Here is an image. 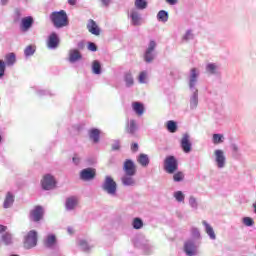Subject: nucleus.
<instances>
[{"label":"nucleus","mask_w":256,"mask_h":256,"mask_svg":"<svg viewBox=\"0 0 256 256\" xmlns=\"http://www.w3.org/2000/svg\"><path fill=\"white\" fill-rule=\"evenodd\" d=\"M155 49H157V42L151 40L144 53V61L146 63H153L155 57L157 56Z\"/></svg>","instance_id":"obj_4"},{"label":"nucleus","mask_w":256,"mask_h":256,"mask_svg":"<svg viewBox=\"0 0 256 256\" xmlns=\"http://www.w3.org/2000/svg\"><path fill=\"white\" fill-rule=\"evenodd\" d=\"M166 129L169 133H177V122L169 120L166 123Z\"/></svg>","instance_id":"obj_34"},{"label":"nucleus","mask_w":256,"mask_h":256,"mask_svg":"<svg viewBox=\"0 0 256 256\" xmlns=\"http://www.w3.org/2000/svg\"><path fill=\"white\" fill-rule=\"evenodd\" d=\"M33 23H35V19H33V16H28L22 18L20 22V29L23 33H27L31 27H33Z\"/></svg>","instance_id":"obj_17"},{"label":"nucleus","mask_w":256,"mask_h":256,"mask_svg":"<svg viewBox=\"0 0 256 256\" xmlns=\"http://www.w3.org/2000/svg\"><path fill=\"white\" fill-rule=\"evenodd\" d=\"M183 179H185V175L183 174V172H177L173 175V180L176 183H180V181H183Z\"/></svg>","instance_id":"obj_43"},{"label":"nucleus","mask_w":256,"mask_h":256,"mask_svg":"<svg viewBox=\"0 0 256 256\" xmlns=\"http://www.w3.org/2000/svg\"><path fill=\"white\" fill-rule=\"evenodd\" d=\"M6 65H15L17 58L15 53H9L5 56Z\"/></svg>","instance_id":"obj_37"},{"label":"nucleus","mask_w":256,"mask_h":256,"mask_svg":"<svg viewBox=\"0 0 256 256\" xmlns=\"http://www.w3.org/2000/svg\"><path fill=\"white\" fill-rule=\"evenodd\" d=\"M101 29L97 28V35H100Z\"/></svg>","instance_id":"obj_64"},{"label":"nucleus","mask_w":256,"mask_h":256,"mask_svg":"<svg viewBox=\"0 0 256 256\" xmlns=\"http://www.w3.org/2000/svg\"><path fill=\"white\" fill-rule=\"evenodd\" d=\"M41 185L44 191H51V189H55L57 181L55 180V177H53L51 174H46L43 176Z\"/></svg>","instance_id":"obj_12"},{"label":"nucleus","mask_w":256,"mask_h":256,"mask_svg":"<svg viewBox=\"0 0 256 256\" xmlns=\"http://www.w3.org/2000/svg\"><path fill=\"white\" fill-rule=\"evenodd\" d=\"M131 151H133V153H136V151H139V144L133 143L131 145Z\"/></svg>","instance_id":"obj_51"},{"label":"nucleus","mask_w":256,"mask_h":256,"mask_svg":"<svg viewBox=\"0 0 256 256\" xmlns=\"http://www.w3.org/2000/svg\"><path fill=\"white\" fill-rule=\"evenodd\" d=\"M231 149H232L234 155H239V146H237V144H232Z\"/></svg>","instance_id":"obj_49"},{"label":"nucleus","mask_w":256,"mask_h":256,"mask_svg":"<svg viewBox=\"0 0 256 256\" xmlns=\"http://www.w3.org/2000/svg\"><path fill=\"white\" fill-rule=\"evenodd\" d=\"M135 175L125 174L121 177V183L124 187H135L137 182L135 181Z\"/></svg>","instance_id":"obj_19"},{"label":"nucleus","mask_w":256,"mask_h":256,"mask_svg":"<svg viewBox=\"0 0 256 256\" xmlns=\"http://www.w3.org/2000/svg\"><path fill=\"white\" fill-rule=\"evenodd\" d=\"M92 71L95 75H97V60H94L93 61V64H92Z\"/></svg>","instance_id":"obj_53"},{"label":"nucleus","mask_w":256,"mask_h":256,"mask_svg":"<svg viewBox=\"0 0 256 256\" xmlns=\"http://www.w3.org/2000/svg\"><path fill=\"white\" fill-rule=\"evenodd\" d=\"M2 239L4 242H6L7 245H9V243H11V234L6 233L2 236Z\"/></svg>","instance_id":"obj_48"},{"label":"nucleus","mask_w":256,"mask_h":256,"mask_svg":"<svg viewBox=\"0 0 256 256\" xmlns=\"http://www.w3.org/2000/svg\"><path fill=\"white\" fill-rule=\"evenodd\" d=\"M138 81H139V83H141V84L147 83V71H142V72L139 74Z\"/></svg>","instance_id":"obj_44"},{"label":"nucleus","mask_w":256,"mask_h":256,"mask_svg":"<svg viewBox=\"0 0 256 256\" xmlns=\"http://www.w3.org/2000/svg\"><path fill=\"white\" fill-rule=\"evenodd\" d=\"M123 171L126 175H137V166L131 159H127L123 164Z\"/></svg>","instance_id":"obj_16"},{"label":"nucleus","mask_w":256,"mask_h":256,"mask_svg":"<svg viewBox=\"0 0 256 256\" xmlns=\"http://www.w3.org/2000/svg\"><path fill=\"white\" fill-rule=\"evenodd\" d=\"M225 141V136L223 134H213L212 142L214 145H220Z\"/></svg>","instance_id":"obj_35"},{"label":"nucleus","mask_w":256,"mask_h":256,"mask_svg":"<svg viewBox=\"0 0 256 256\" xmlns=\"http://www.w3.org/2000/svg\"><path fill=\"white\" fill-rule=\"evenodd\" d=\"M68 233H70V235H73L74 233L73 228H68Z\"/></svg>","instance_id":"obj_61"},{"label":"nucleus","mask_w":256,"mask_h":256,"mask_svg":"<svg viewBox=\"0 0 256 256\" xmlns=\"http://www.w3.org/2000/svg\"><path fill=\"white\" fill-rule=\"evenodd\" d=\"M200 75L201 71L198 68L190 69L188 76V87L191 93L189 96L190 111H196L197 107H199V89H197V85L199 83Z\"/></svg>","instance_id":"obj_1"},{"label":"nucleus","mask_w":256,"mask_h":256,"mask_svg":"<svg viewBox=\"0 0 256 256\" xmlns=\"http://www.w3.org/2000/svg\"><path fill=\"white\" fill-rule=\"evenodd\" d=\"M119 149H121V141L114 140L112 142V151H119Z\"/></svg>","instance_id":"obj_45"},{"label":"nucleus","mask_w":256,"mask_h":256,"mask_svg":"<svg viewBox=\"0 0 256 256\" xmlns=\"http://www.w3.org/2000/svg\"><path fill=\"white\" fill-rule=\"evenodd\" d=\"M82 58L81 56V52H79V50L77 49H73L69 51V61L70 63H76V61H80V59Z\"/></svg>","instance_id":"obj_25"},{"label":"nucleus","mask_w":256,"mask_h":256,"mask_svg":"<svg viewBox=\"0 0 256 256\" xmlns=\"http://www.w3.org/2000/svg\"><path fill=\"white\" fill-rule=\"evenodd\" d=\"M252 207H253L254 213H255V215H256V202L252 204Z\"/></svg>","instance_id":"obj_62"},{"label":"nucleus","mask_w":256,"mask_h":256,"mask_svg":"<svg viewBox=\"0 0 256 256\" xmlns=\"http://www.w3.org/2000/svg\"><path fill=\"white\" fill-rule=\"evenodd\" d=\"M47 47L49 49H57L59 47V36L57 33H51L48 37Z\"/></svg>","instance_id":"obj_18"},{"label":"nucleus","mask_w":256,"mask_h":256,"mask_svg":"<svg viewBox=\"0 0 256 256\" xmlns=\"http://www.w3.org/2000/svg\"><path fill=\"white\" fill-rule=\"evenodd\" d=\"M174 199L177 203H185V194L182 191H176L173 193Z\"/></svg>","instance_id":"obj_38"},{"label":"nucleus","mask_w":256,"mask_h":256,"mask_svg":"<svg viewBox=\"0 0 256 256\" xmlns=\"http://www.w3.org/2000/svg\"><path fill=\"white\" fill-rule=\"evenodd\" d=\"M2 5H7V0H0Z\"/></svg>","instance_id":"obj_63"},{"label":"nucleus","mask_w":256,"mask_h":256,"mask_svg":"<svg viewBox=\"0 0 256 256\" xmlns=\"http://www.w3.org/2000/svg\"><path fill=\"white\" fill-rule=\"evenodd\" d=\"M87 29L92 35H97V23L93 19L88 21Z\"/></svg>","instance_id":"obj_33"},{"label":"nucleus","mask_w":256,"mask_h":256,"mask_svg":"<svg viewBox=\"0 0 256 256\" xmlns=\"http://www.w3.org/2000/svg\"><path fill=\"white\" fill-rule=\"evenodd\" d=\"M55 245H57V237L53 234L48 235L44 241V246L51 249L55 247Z\"/></svg>","instance_id":"obj_23"},{"label":"nucleus","mask_w":256,"mask_h":256,"mask_svg":"<svg viewBox=\"0 0 256 256\" xmlns=\"http://www.w3.org/2000/svg\"><path fill=\"white\" fill-rule=\"evenodd\" d=\"M214 163L218 169H225V166L227 165L225 151L221 149L214 150Z\"/></svg>","instance_id":"obj_6"},{"label":"nucleus","mask_w":256,"mask_h":256,"mask_svg":"<svg viewBox=\"0 0 256 256\" xmlns=\"http://www.w3.org/2000/svg\"><path fill=\"white\" fill-rule=\"evenodd\" d=\"M165 2L168 5L174 6V5H177V3H179V0H165Z\"/></svg>","instance_id":"obj_54"},{"label":"nucleus","mask_w":256,"mask_h":256,"mask_svg":"<svg viewBox=\"0 0 256 256\" xmlns=\"http://www.w3.org/2000/svg\"><path fill=\"white\" fill-rule=\"evenodd\" d=\"M50 21L56 29H63L69 25V16L65 10H60L58 12H52L50 14Z\"/></svg>","instance_id":"obj_2"},{"label":"nucleus","mask_w":256,"mask_h":256,"mask_svg":"<svg viewBox=\"0 0 256 256\" xmlns=\"http://www.w3.org/2000/svg\"><path fill=\"white\" fill-rule=\"evenodd\" d=\"M69 5H77V0H68Z\"/></svg>","instance_id":"obj_59"},{"label":"nucleus","mask_w":256,"mask_h":256,"mask_svg":"<svg viewBox=\"0 0 256 256\" xmlns=\"http://www.w3.org/2000/svg\"><path fill=\"white\" fill-rule=\"evenodd\" d=\"M180 147L185 153H191L193 145L191 144V136L188 133L183 134Z\"/></svg>","instance_id":"obj_15"},{"label":"nucleus","mask_w":256,"mask_h":256,"mask_svg":"<svg viewBox=\"0 0 256 256\" xmlns=\"http://www.w3.org/2000/svg\"><path fill=\"white\" fill-rule=\"evenodd\" d=\"M102 5H104V7H109V5L111 4V0H101Z\"/></svg>","instance_id":"obj_55"},{"label":"nucleus","mask_w":256,"mask_h":256,"mask_svg":"<svg viewBox=\"0 0 256 256\" xmlns=\"http://www.w3.org/2000/svg\"><path fill=\"white\" fill-rule=\"evenodd\" d=\"M191 237L195 240L201 239V232L198 230L197 227H192L190 230Z\"/></svg>","instance_id":"obj_40"},{"label":"nucleus","mask_w":256,"mask_h":256,"mask_svg":"<svg viewBox=\"0 0 256 256\" xmlns=\"http://www.w3.org/2000/svg\"><path fill=\"white\" fill-rule=\"evenodd\" d=\"M132 109H133L134 113H136V115H138V117H141V115H143V113H145V106L141 102H133Z\"/></svg>","instance_id":"obj_22"},{"label":"nucleus","mask_w":256,"mask_h":256,"mask_svg":"<svg viewBox=\"0 0 256 256\" xmlns=\"http://www.w3.org/2000/svg\"><path fill=\"white\" fill-rule=\"evenodd\" d=\"M179 164L177 163V158L175 156H167L164 160V170L166 173L173 175L177 171Z\"/></svg>","instance_id":"obj_5"},{"label":"nucleus","mask_w":256,"mask_h":256,"mask_svg":"<svg viewBox=\"0 0 256 256\" xmlns=\"http://www.w3.org/2000/svg\"><path fill=\"white\" fill-rule=\"evenodd\" d=\"M13 203H15V196H13V194H11V192H8L6 195V198L4 200V209H9V207H11V205H13Z\"/></svg>","instance_id":"obj_27"},{"label":"nucleus","mask_w":256,"mask_h":256,"mask_svg":"<svg viewBox=\"0 0 256 256\" xmlns=\"http://www.w3.org/2000/svg\"><path fill=\"white\" fill-rule=\"evenodd\" d=\"M134 245L135 247L143 249L144 251H146V253H149V251L153 249V246L151 245V243H149V240H147V238L143 235L137 236L134 239Z\"/></svg>","instance_id":"obj_11"},{"label":"nucleus","mask_w":256,"mask_h":256,"mask_svg":"<svg viewBox=\"0 0 256 256\" xmlns=\"http://www.w3.org/2000/svg\"><path fill=\"white\" fill-rule=\"evenodd\" d=\"M128 18L130 19L131 25L134 27H139L143 25V18L141 17V13L137 9H131L128 13Z\"/></svg>","instance_id":"obj_13"},{"label":"nucleus","mask_w":256,"mask_h":256,"mask_svg":"<svg viewBox=\"0 0 256 256\" xmlns=\"http://www.w3.org/2000/svg\"><path fill=\"white\" fill-rule=\"evenodd\" d=\"M193 39H195V32H193V30H191V29H188L182 35L181 42L189 43V41H193Z\"/></svg>","instance_id":"obj_24"},{"label":"nucleus","mask_w":256,"mask_h":256,"mask_svg":"<svg viewBox=\"0 0 256 256\" xmlns=\"http://www.w3.org/2000/svg\"><path fill=\"white\" fill-rule=\"evenodd\" d=\"M101 63L97 62V75H101Z\"/></svg>","instance_id":"obj_56"},{"label":"nucleus","mask_w":256,"mask_h":256,"mask_svg":"<svg viewBox=\"0 0 256 256\" xmlns=\"http://www.w3.org/2000/svg\"><path fill=\"white\" fill-rule=\"evenodd\" d=\"M90 138L93 139L94 143H97V129L90 131Z\"/></svg>","instance_id":"obj_46"},{"label":"nucleus","mask_w":256,"mask_h":256,"mask_svg":"<svg viewBox=\"0 0 256 256\" xmlns=\"http://www.w3.org/2000/svg\"><path fill=\"white\" fill-rule=\"evenodd\" d=\"M137 131V121L130 120L127 124V133H130V135H135Z\"/></svg>","instance_id":"obj_29"},{"label":"nucleus","mask_w":256,"mask_h":256,"mask_svg":"<svg viewBox=\"0 0 256 256\" xmlns=\"http://www.w3.org/2000/svg\"><path fill=\"white\" fill-rule=\"evenodd\" d=\"M97 175L95 168H85L80 172L81 181H93Z\"/></svg>","instance_id":"obj_14"},{"label":"nucleus","mask_w":256,"mask_h":256,"mask_svg":"<svg viewBox=\"0 0 256 256\" xmlns=\"http://www.w3.org/2000/svg\"><path fill=\"white\" fill-rule=\"evenodd\" d=\"M135 7L136 9H139L140 11H143V9H147V1L146 0H135Z\"/></svg>","instance_id":"obj_39"},{"label":"nucleus","mask_w":256,"mask_h":256,"mask_svg":"<svg viewBox=\"0 0 256 256\" xmlns=\"http://www.w3.org/2000/svg\"><path fill=\"white\" fill-rule=\"evenodd\" d=\"M133 229L139 230L143 229V220L139 217H136L132 220Z\"/></svg>","instance_id":"obj_36"},{"label":"nucleus","mask_w":256,"mask_h":256,"mask_svg":"<svg viewBox=\"0 0 256 256\" xmlns=\"http://www.w3.org/2000/svg\"><path fill=\"white\" fill-rule=\"evenodd\" d=\"M123 79L126 87L131 88L133 85H135V80L133 79V74L131 71L124 72Z\"/></svg>","instance_id":"obj_21"},{"label":"nucleus","mask_w":256,"mask_h":256,"mask_svg":"<svg viewBox=\"0 0 256 256\" xmlns=\"http://www.w3.org/2000/svg\"><path fill=\"white\" fill-rule=\"evenodd\" d=\"M78 245L85 253H89V251L93 249V246H91L87 240H80Z\"/></svg>","instance_id":"obj_32"},{"label":"nucleus","mask_w":256,"mask_h":256,"mask_svg":"<svg viewBox=\"0 0 256 256\" xmlns=\"http://www.w3.org/2000/svg\"><path fill=\"white\" fill-rule=\"evenodd\" d=\"M72 161H73V163H75V165H79V158H77V156H74L72 158Z\"/></svg>","instance_id":"obj_58"},{"label":"nucleus","mask_w":256,"mask_h":256,"mask_svg":"<svg viewBox=\"0 0 256 256\" xmlns=\"http://www.w3.org/2000/svg\"><path fill=\"white\" fill-rule=\"evenodd\" d=\"M88 50L89 51H97V45L95 43H93V42H90L88 44Z\"/></svg>","instance_id":"obj_50"},{"label":"nucleus","mask_w":256,"mask_h":256,"mask_svg":"<svg viewBox=\"0 0 256 256\" xmlns=\"http://www.w3.org/2000/svg\"><path fill=\"white\" fill-rule=\"evenodd\" d=\"M5 75V61L0 60V77Z\"/></svg>","instance_id":"obj_47"},{"label":"nucleus","mask_w":256,"mask_h":256,"mask_svg":"<svg viewBox=\"0 0 256 256\" xmlns=\"http://www.w3.org/2000/svg\"><path fill=\"white\" fill-rule=\"evenodd\" d=\"M103 191L110 197H117V182L113 180V177L106 176L102 185Z\"/></svg>","instance_id":"obj_3"},{"label":"nucleus","mask_w":256,"mask_h":256,"mask_svg":"<svg viewBox=\"0 0 256 256\" xmlns=\"http://www.w3.org/2000/svg\"><path fill=\"white\" fill-rule=\"evenodd\" d=\"M202 225H204L205 233L208 235L209 239L215 241L217 239V235L215 234V230H213V226L208 224L207 221H202Z\"/></svg>","instance_id":"obj_20"},{"label":"nucleus","mask_w":256,"mask_h":256,"mask_svg":"<svg viewBox=\"0 0 256 256\" xmlns=\"http://www.w3.org/2000/svg\"><path fill=\"white\" fill-rule=\"evenodd\" d=\"M157 19L162 23H167L169 21V12L160 10L157 14Z\"/></svg>","instance_id":"obj_30"},{"label":"nucleus","mask_w":256,"mask_h":256,"mask_svg":"<svg viewBox=\"0 0 256 256\" xmlns=\"http://www.w3.org/2000/svg\"><path fill=\"white\" fill-rule=\"evenodd\" d=\"M205 73L210 77H219L221 75V65L215 62H208L205 65Z\"/></svg>","instance_id":"obj_10"},{"label":"nucleus","mask_w":256,"mask_h":256,"mask_svg":"<svg viewBox=\"0 0 256 256\" xmlns=\"http://www.w3.org/2000/svg\"><path fill=\"white\" fill-rule=\"evenodd\" d=\"M137 162L141 167H148L149 166V156L147 154H140L137 158Z\"/></svg>","instance_id":"obj_28"},{"label":"nucleus","mask_w":256,"mask_h":256,"mask_svg":"<svg viewBox=\"0 0 256 256\" xmlns=\"http://www.w3.org/2000/svg\"><path fill=\"white\" fill-rule=\"evenodd\" d=\"M7 231V226L0 225V233H5Z\"/></svg>","instance_id":"obj_57"},{"label":"nucleus","mask_w":256,"mask_h":256,"mask_svg":"<svg viewBox=\"0 0 256 256\" xmlns=\"http://www.w3.org/2000/svg\"><path fill=\"white\" fill-rule=\"evenodd\" d=\"M78 203H79V199H77V197H75V196L67 198L66 209L71 211V210L75 209V207H76V205H78Z\"/></svg>","instance_id":"obj_26"},{"label":"nucleus","mask_w":256,"mask_h":256,"mask_svg":"<svg viewBox=\"0 0 256 256\" xmlns=\"http://www.w3.org/2000/svg\"><path fill=\"white\" fill-rule=\"evenodd\" d=\"M242 223L246 227H253L255 225V221H253V218H251V217H244L242 219Z\"/></svg>","instance_id":"obj_42"},{"label":"nucleus","mask_w":256,"mask_h":256,"mask_svg":"<svg viewBox=\"0 0 256 256\" xmlns=\"http://www.w3.org/2000/svg\"><path fill=\"white\" fill-rule=\"evenodd\" d=\"M184 252L187 256L199 255V244L193 239L187 240L184 243Z\"/></svg>","instance_id":"obj_8"},{"label":"nucleus","mask_w":256,"mask_h":256,"mask_svg":"<svg viewBox=\"0 0 256 256\" xmlns=\"http://www.w3.org/2000/svg\"><path fill=\"white\" fill-rule=\"evenodd\" d=\"M24 247L25 249H33L37 247V231L30 230L24 237Z\"/></svg>","instance_id":"obj_9"},{"label":"nucleus","mask_w":256,"mask_h":256,"mask_svg":"<svg viewBox=\"0 0 256 256\" xmlns=\"http://www.w3.org/2000/svg\"><path fill=\"white\" fill-rule=\"evenodd\" d=\"M78 47H79V49H83V47H85V44H83V42H80V43L78 44Z\"/></svg>","instance_id":"obj_60"},{"label":"nucleus","mask_w":256,"mask_h":256,"mask_svg":"<svg viewBox=\"0 0 256 256\" xmlns=\"http://www.w3.org/2000/svg\"><path fill=\"white\" fill-rule=\"evenodd\" d=\"M188 205L191 207L192 211H197L199 209V201L195 196H190L188 199Z\"/></svg>","instance_id":"obj_31"},{"label":"nucleus","mask_w":256,"mask_h":256,"mask_svg":"<svg viewBox=\"0 0 256 256\" xmlns=\"http://www.w3.org/2000/svg\"><path fill=\"white\" fill-rule=\"evenodd\" d=\"M35 46H33V45H29V46H27L26 48H25V50H24V55L26 56V57H31V55H34L35 54Z\"/></svg>","instance_id":"obj_41"},{"label":"nucleus","mask_w":256,"mask_h":256,"mask_svg":"<svg viewBox=\"0 0 256 256\" xmlns=\"http://www.w3.org/2000/svg\"><path fill=\"white\" fill-rule=\"evenodd\" d=\"M44 216L45 210L43 209V206H34V208L29 212V219L34 223H39V221H43Z\"/></svg>","instance_id":"obj_7"},{"label":"nucleus","mask_w":256,"mask_h":256,"mask_svg":"<svg viewBox=\"0 0 256 256\" xmlns=\"http://www.w3.org/2000/svg\"><path fill=\"white\" fill-rule=\"evenodd\" d=\"M102 137H105V133L101 130H97V141L99 142V139H101Z\"/></svg>","instance_id":"obj_52"}]
</instances>
